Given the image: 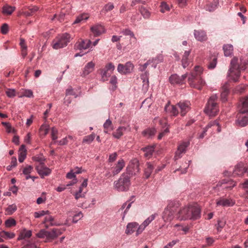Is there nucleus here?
Instances as JSON below:
<instances>
[{
	"label": "nucleus",
	"instance_id": "nucleus-49",
	"mask_svg": "<svg viewBox=\"0 0 248 248\" xmlns=\"http://www.w3.org/2000/svg\"><path fill=\"white\" fill-rule=\"evenodd\" d=\"M140 12L144 18H148L150 16V12L145 7L141 6L140 9Z\"/></svg>",
	"mask_w": 248,
	"mask_h": 248
},
{
	"label": "nucleus",
	"instance_id": "nucleus-41",
	"mask_svg": "<svg viewBox=\"0 0 248 248\" xmlns=\"http://www.w3.org/2000/svg\"><path fill=\"white\" fill-rule=\"evenodd\" d=\"M95 137V134L93 133L90 135L85 136L83 139L82 142L90 144L94 140Z\"/></svg>",
	"mask_w": 248,
	"mask_h": 248
},
{
	"label": "nucleus",
	"instance_id": "nucleus-3",
	"mask_svg": "<svg viewBox=\"0 0 248 248\" xmlns=\"http://www.w3.org/2000/svg\"><path fill=\"white\" fill-rule=\"evenodd\" d=\"M203 69L200 66H196L194 71L188 76V81L190 87L199 90L205 85V82L201 77Z\"/></svg>",
	"mask_w": 248,
	"mask_h": 248
},
{
	"label": "nucleus",
	"instance_id": "nucleus-56",
	"mask_svg": "<svg viewBox=\"0 0 248 248\" xmlns=\"http://www.w3.org/2000/svg\"><path fill=\"white\" fill-rule=\"evenodd\" d=\"M83 217V214L81 212H79L78 213L75 214L73 217L72 222L74 223H77L79 220L82 218Z\"/></svg>",
	"mask_w": 248,
	"mask_h": 248
},
{
	"label": "nucleus",
	"instance_id": "nucleus-16",
	"mask_svg": "<svg viewBox=\"0 0 248 248\" xmlns=\"http://www.w3.org/2000/svg\"><path fill=\"white\" fill-rule=\"evenodd\" d=\"M187 77V74H184L179 77L177 74L172 75L169 78L170 82L172 84H182Z\"/></svg>",
	"mask_w": 248,
	"mask_h": 248
},
{
	"label": "nucleus",
	"instance_id": "nucleus-43",
	"mask_svg": "<svg viewBox=\"0 0 248 248\" xmlns=\"http://www.w3.org/2000/svg\"><path fill=\"white\" fill-rule=\"evenodd\" d=\"M0 236L7 239H12L14 238L16 235L14 232L3 231L0 232Z\"/></svg>",
	"mask_w": 248,
	"mask_h": 248
},
{
	"label": "nucleus",
	"instance_id": "nucleus-1",
	"mask_svg": "<svg viewBox=\"0 0 248 248\" xmlns=\"http://www.w3.org/2000/svg\"><path fill=\"white\" fill-rule=\"evenodd\" d=\"M201 209L196 204H189L185 206L178 212L177 218L180 220L197 219L200 217Z\"/></svg>",
	"mask_w": 248,
	"mask_h": 248
},
{
	"label": "nucleus",
	"instance_id": "nucleus-32",
	"mask_svg": "<svg viewBox=\"0 0 248 248\" xmlns=\"http://www.w3.org/2000/svg\"><path fill=\"white\" fill-rule=\"evenodd\" d=\"M91 44V41L90 40H82L78 45V48L79 50L86 49L88 48Z\"/></svg>",
	"mask_w": 248,
	"mask_h": 248
},
{
	"label": "nucleus",
	"instance_id": "nucleus-22",
	"mask_svg": "<svg viewBox=\"0 0 248 248\" xmlns=\"http://www.w3.org/2000/svg\"><path fill=\"white\" fill-rule=\"evenodd\" d=\"M138 226V223L136 222L128 223L126 226L125 233L126 234H131L133 233Z\"/></svg>",
	"mask_w": 248,
	"mask_h": 248
},
{
	"label": "nucleus",
	"instance_id": "nucleus-14",
	"mask_svg": "<svg viewBox=\"0 0 248 248\" xmlns=\"http://www.w3.org/2000/svg\"><path fill=\"white\" fill-rule=\"evenodd\" d=\"M178 108L180 109V113L182 116H184L190 109V103L189 101H180L177 104Z\"/></svg>",
	"mask_w": 248,
	"mask_h": 248
},
{
	"label": "nucleus",
	"instance_id": "nucleus-33",
	"mask_svg": "<svg viewBox=\"0 0 248 248\" xmlns=\"http://www.w3.org/2000/svg\"><path fill=\"white\" fill-rule=\"evenodd\" d=\"M142 150L145 153V156L148 158H150L152 156L153 153L154 151V146L146 147L142 148Z\"/></svg>",
	"mask_w": 248,
	"mask_h": 248
},
{
	"label": "nucleus",
	"instance_id": "nucleus-21",
	"mask_svg": "<svg viewBox=\"0 0 248 248\" xmlns=\"http://www.w3.org/2000/svg\"><path fill=\"white\" fill-rule=\"evenodd\" d=\"M32 235V232L31 230H27L26 229H22L19 233L17 240L19 241L29 238L31 237Z\"/></svg>",
	"mask_w": 248,
	"mask_h": 248
},
{
	"label": "nucleus",
	"instance_id": "nucleus-19",
	"mask_svg": "<svg viewBox=\"0 0 248 248\" xmlns=\"http://www.w3.org/2000/svg\"><path fill=\"white\" fill-rule=\"evenodd\" d=\"M247 171V169L242 163L238 164L233 170V175H242Z\"/></svg>",
	"mask_w": 248,
	"mask_h": 248
},
{
	"label": "nucleus",
	"instance_id": "nucleus-30",
	"mask_svg": "<svg viewBox=\"0 0 248 248\" xmlns=\"http://www.w3.org/2000/svg\"><path fill=\"white\" fill-rule=\"evenodd\" d=\"M219 4L218 0H213V1L206 5L205 9L207 11L212 12L215 10Z\"/></svg>",
	"mask_w": 248,
	"mask_h": 248
},
{
	"label": "nucleus",
	"instance_id": "nucleus-2",
	"mask_svg": "<svg viewBox=\"0 0 248 248\" xmlns=\"http://www.w3.org/2000/svg\"><path fill=\"white\" fill-rule=\"evenodd\" d=\"M237 59L233 58L231 62V66L228 72V77L229 80L233 82L238 81L240 75V71L244 70L247 67H248V60L247 62L241 60V64L240 66L237 64Z\"/></svg>",
	"mask_w": 248,
	"mask_h": 248
},
{
	"label": "nucleus",
	"instance_id": "nucleus-58",
	"mask_svg": "<svg viewBox=\"0 0 248 248\" xmlns=\"http://www.w3.org/2000/svg\"><path fill=\"white\" fill-rule=\"evenodd\" d=\"M230 185H227L226 184H222L220 186L222 187L223 189H231L234 186H235L236 184L235 183H234L233 181H230L229 182Z\"/></svg>",
	"mask_w": 248,
	"mask_h": 248
},
{
	"label": "nucleus",
	"instance_id": "nucleus-11",
	"mask_svg": "<svg viewBox=\"0 0 248 248\" xmlns=\"http://www.w3.org/2000/svg\"><path fill=\"white\" fill-rule=\"evenodd\" d=\"M189 145V141H184L180 143L178 147L177 151L175 153L174 158L175 160L181 158L182 154L185 153L187 147Z\"/></svg>",
	"mask_w": 248,
	"mask_h": 248
},
{
	"label": "nucleus",
	"instance_id": "nucleus-48",
	"mask_svg": "<svg viewBox=\"0 0 248 248\" xmlns=\"http://www.w3.org/2000/svg\"><path fill=\"white\" fill-rule=\"evenodd\" d=\"M58 129L55 127H52L51 131V137L52 140L54 141V143H55V141H57L56 140L58 138Z\"/></svg>",
	"mask_w": 248,
	"mask_h": 248
},
{
	"label": "nucleus",
	"instance_id": "nucleus-31",
	"mask_svg": "<svg viewBox=\"0 0 248 248\" xmlns=\"http://www.w3.org/2000/svg\"><path fill=\"white\" fill-rule=\"evenodd\" d=\"M89 17V15L87 13H83L79 15L77 17L74 22V24L81 23L86 21Z\"/></svg>",
	"mask_w": 248,
	"mask_h": 248
},
{
	"label": "nucleus",
	"instance_id": "nucleus-54",
	"mask_svg": "<svg viewBox=\"0 0 248 248\" xmlns=\"http://www.w3.org/2000/svg\"><path fill=\"white\" fill-rule=\"evenodd\" d=\"M83 189L80 187H79V189L78 191L75 193V198L76 200H78L80 198L84 197L85 193L82 192Z\"/></svg>",
	"mask_w": 248,
	"mask_h": 248
},
{
	"label": "nucleus",
	"instance_id": "nucleus-40",
	"mask_svg": "<svg viewBox=\"0 0 248 248\" xmlns=\"http://www.w3.org/2000/svg\"><path fill=\"white\" fill-rule=\"evenodd\" d=\"M48 131L49 126L46 124H42L39 129V132L40 135L43 136L44 137H45L48 134Z\"/></svg>",
	"mask_w": 248,
	"mask_h": 248
},
{
	"label": "nucleus",
	"instance_id": "nucleus-42",
	"mask_svg": "<svg viewBox=\"0 0 248 248\" xmlns=\"http://www.w3.org/2000/svg\"><path fill=\"white\" fill-rule=\"evenodd\" d=\"M177 231H182L184 233H186L189 230V227L187 225H184L182 224H176L174 226Z\"/></svg>",
	"mask_w": 248,
	"mask_h": 248
},
{
	"label": "nucleus",
	"instance_id": "nucleus-38",
	"mask_svg": "<svg viewBox=\"0 0 248 248\" xmlns=\"http://www.w3.org/2000/svg\"><path fill=\"white\" fill-rule=\"evenodd\" d=\"M103 127L105 129L104 132L108 133V131L113 129V126L111 121L109 119H107L105 123L103 124Z\"/></svg>",
	"mask_w": 248,
	"mask_h": 248
},
{
	"label": "nucleus",
	"instance_id": "nucleus-4",
	"mask_svg": "<svg viewBox=\"0 0 248 248\" xmlns=\"http://www.w3.org/2000/svg\"><path fill=\"white\" fill-rule=\"evenodd\" d=\"M131 185L130 177L127 173H123L117 181L114 182V187L118 191H125Z\"/></svg>",
	"mask_w": 248,
	"mask_h": 248
},
{
	"label": "nucleus",
	"instance_id": "nucleus-51",
	"mask_svg": "<svg viewBox=\"0 0 248 248\" xmlns=\"http://www.w3.org/2000/svg\"><path fill=\"white\" fill-rule=\"evenodd\" d=\"M52 231L55 238H56L65 231V229L62 228H53L52 229Z\"/></svg>",
	"mask_w": 248,
	"mask_h": 248
},
{
	"label": "nucleus",
	"instance_id": "nucleus-50",
	"mask_svg": "<svg viewBox=\"0 0 248 248\" xmlns=\"http://www.w3.org/2000/svg\"><path fill=\"white\" fill-rule=\"evenodd\" d=\"M6 227L10 228L16 225V221L13 218H10L7 219L5 222Z\"/></svg>",
	"mask_w": 248,
	"mask_h": 248
},
{
	"label": "nucleus",
	"instance_id": "nucleus-8",
	"mask_svg": "<svg viewBox=\"0 0 248 248\" xmlns=\"http://www.w3.org/2000/svg\"><path fill=\"white\" fill-rule=\"evenodd\" d=\"M36 236L40 238L46 239V242H50L55 239L52 230L50 231H47L42 229L36 234Z\"/></svg>",
	"mask_w": 248,
	"mask_h": 248
},
{
	"label": "nucleus",
	"instance_id": "nucleus-25",
	"mask_svg": "<svg viewBox=\"0 0 248 248\" xmlns=\"http://www.w3.org/2000/svg\"><path fill=\"white\" fill-rule=\"evenodd\" d=\"M125 166V162L123 159H119L117 164H116L115 167H114V170L113 171V173L115 175L119 173L124 168Z\"/></svg>",
	"mask_w": 248,
	"mask_h": 248
},
{
	"label": "nucleus",
	"instance_id": "nucleus-45",
	"mask_svg": "<svg viewBox=\"0 0 248 248\" xmlns=\"http://www.w3.org/2000/svg\"><path fill=\"white\" fill-rule=\"evenodd\" d=\"M148 75L149 74L146 72L142 74L140 76V78L143 83V86H145L146 87H147L149 86Z\"/></svg>",
	"mask_w": 248,
	"mask_h": 248
},
{
	"label": "nucleus",
	"instance_id": "nucleus-57",
	"mask_svg": "<svg viewBox=\"0 0 248 248\" xmlns=\"http://www.w3.org/2000/svg\"><path fill=\"white\" fill-rule=\"evenodd\" d=\"M2 124L3 125H4L5 127V128L6 129V131L8 133H12V132L14 133L15 132L14 129L12 128L11 124L9 123L2 122Z\"/></svg>",
	"mask_w": 248,
	"mask_h": 248
},
{
	"label": "nucleus",
	"instance_id": "nucleus-37",
	"mask_svg": "<svg viewBox=\"0 0 248 248\" xmlns=\"http://www.w3.org/2000/svg\"><path fill=\"white\" fill-rule=\"evenodd\" d=\"M154 122L155 124H159L163 128H166L167 126L169 127L166 118L159 119L156 118L154 119Z\"/></svg>",
	"mask_w": 248,
	"mask_h": 248
},
{
	"label": "nucleus",
	"instance_id": "nucleus-44",
	"mask_svg": "<svg viewBox=\"0 0 248 248\" xmlns=\"http://www.w3.org/2000/svg\"><path fill=\"white\" fill-rule=\"evenodd\" d=\"M157 216V214L155 213L152 214L150 217H149L147 219H146L142 223L143 225H144L146 227L148 226L152 221H153L155 218V217Z\"/></svg>",
	"mask_w": 248,
	"mask_h": 248
},
{
	"label": "nucleus",
	"instance_id": "nucleus-46",
	"mask_svg": "<svg viewBox=\"0 0 248 248\" xmlns=\"http://www.w3.org/2000/svg\"><path fill=\"white\" fill-rule=\"evenodd\" d=\"M131 204H132V202H129L127 204V202H125L123 204V205L122 206L121 208H120V210H122L123 211L125 207H126V209H125L124 212V214H123V217H122V219L124 220V217H125V216L126 215V214L127 213L128 210L129 209V208H130L131 206Z\"/></svg>",
	"mask_w": 248,
	"mask_h": 248
},
{
	"label": "nucleus",
	"instance_id": "nucleus-60",
	"mask_svg": "<svg viewBox=\"0 0 248 248\" xmlns=\"http://www.w3.org/2000/svg\"><path fill=\"white\" fill-rule=\"evenodd\" d=\"M22 94L23 96L27 97H33V93L31 90H23Z\"/></svg>",
	"mask_w": 248,
	"mask_h": 248
},
{
	"label": "nucleus",
	"instance_id": "nucleus-6",
	"mask_svg": "<svg viewBox=\"0 0 248 248\" xmlns=\"http://www.w3.org/2000/svg\"><path fill=\"white\" fill-rule=\"evenodd\" d=\"M217 97L216 95L211 96L209 99L207 104L204 108L205 113L210 117L216 116L218 111V107L217 103Z\"/></svg>",
	"mask_w": 248,
	"mask_h": 248
},
{
	"label": "nucleus",
	"instance_id": "nucleus-29",
	"mask_svg": "<svg viewBox=\"0 0 248 248\" xmlns=\"http://www.w3.org/2000/svg\"><path fill=\"white\" fill-rule=\"evenodd\" d=\"M224 55L229 57L232 55L233 53V46L231 44L224 45L223 47Z\"/></svg>",
	"mask_w": 248,
	"mask_h": 248
},
{
	"label": "nucleus",
	"instance_id": "nucleus-34",
	"mask_svg": "<svg viewBox=\"0 0 248 248\" xmlns=\"http://www.w3.org/2000/svg\"><path fill=\"white\" fill-rule=\"evenodd\" d=\"M190 50L185 51L183 56L182 59V64L184 68H186L189 64L188 58L190 55Z\"/></svg>",
	"mask_w": 248,
	"mask_h": 248
},
{
	"label": "nucleus",
	"instance_id": "nucleus-36",
	"mask_svg": "<svg viewBox=\"0 0 248 248\" xmlns=\"http://www.w3.org/2000/svg\"><path fill=\"white\" fill-rule=\"evenodd\" d=\"M16 7L8 5H5L2 7V13L6 15H10L15 10Z\"/></svg>",
	"mask_w": 248,
	"mask_h": 248
},
{
	"label": "nucleus",
	"instance_id": "nucleus-15",
	"mask_svg": "<svg viewBox=\"0 0 248 248\" xmlns=\"http://www.w3.org/2000/svg\"><path fill=\"white\" fill-rule=\"evenodd\" d=\"M91 31L94 36H98L106 32L104 27L101 24H96L92 26Z\"/></svg>",
	"mask_w": 248,
	"mask_h": 248
},
{
	"label": "nucleus",
	"instance_id": "nucleus-17",
	"mask_svg": "<svg viewBox=\"0 0 248 248\" xmlns=\"http://www.w3.org/2000/svg\"><path fill=\"white\" fill-rule=\"evenodd\" d=\"M131 127L129 125L126 126H119L112 134L114 138L120 139L123 135L124 131H130Z\"/></svg>",
	"mask_w": 248,
	"mask_h": 248
},
{
	"label": "nucleus",
	"instance_id": "nucleus-10",
	"mask_svg": "<svg viewBox=\"0 0 248 248\" xmlns=\"http://www.w3.org/2000/svg\"><path fill=\"white\" fill-rule=\"evenodd\" d=\"M235 202L232 198H225L221 197L216 201L217 206H221L223 207L232 206L234 205Z\"/></svg>",
	"mask_w": 248,
	"mask_h": 248
},
{
	"label": "nucleus",
	"instance_id": "nucleus-64",
	"mask_svg": "<svg viewBox=\"0 0 248 248\" xmlns=\"http://www.w3.org/2000/svg\"><path fill=\"white\" fill-rule=\"evenodd\" d=\"M22 248H39L34 243L29 241Z\"/></svg>",
	"mask_w": 248,
	"mask_h": 248
},
{
	"label": "nucleus",
	"instance_id": "nucleus-35",
	"mask_svg": "<svg viewBox=\"0 0 248 248\" xmlns=\"http://www.w3.org/2000/svg\"><path fill=\"white\" fill-rule=\"evenodd\" d=\"M222 91L221 92L220 96L222 101L225 102L227 101V96L229 93V90L227 83L224 85L222 87Z\"/></svg>",
	"mask_w": 248,
	"mask_h": 248
},
{
	"label": "nucleus",
	"instance_id": "nucleus-62",
	"mask_svg": "<svg viewBox=\"0 0 248 248\" xmlns=\"http://www.w3.org/2000/svg\"><path fill=\"white\" fill-rule=\"evenodd\" d=\"M114 8V5L112 3H108L105 5L103 9V11L108 12L112 10Z\"/></svg>",
	"mask_w": 248,
	"mask_h": 248
},
{
	"label": "nucleus",
	"instance_id": "nucleus-13",
	"mask_svg": "<svg viewBox=\"0 0 248 248\" xmlns=\"http://www.w3.org/2000/svg\"><path fill=\"white\" fill-rule=\"evenodd\" d=\"M164 110L166 113L173 116H176L179 113L177 104L176 105H171L170 101L165 105Z\"/></svg>",
	"mask_w": 248,
	"mask_h": 248
},
{
	"label": "nucleus",
	"instance_id": "nucleus-63",
	"mask_svg": "<svg viewBox=\"0 0 248 248\" xmlns=\"http://www.w3.org/2000/svg\"><path fill=\"white\" fill-rule=\"evenodd\" d=\"M160 7V11L162 13H165L170 10V7L169 5L165 2H162Z\"/></svg>",
	"mask_w": 248,
	"mask_h": 248
},
{
	"label": "nucleus",
	"instance_id": "nucleus-9",
	"mask_svg": "<svg viewBox=\"0 0 248 248\" xmlns=\"http://www.w3.org/2000/svg\"><path fill=\"white\" fill-rule=\"evenodd\" d=\"M134 65L130 62H127L124 65L120 63L118 65L117 71L123 74H127L132 72Z\"/></svg>",
	"mask_w": 248,
	"mask_h": 248
},
{
	"label": "nucleus",
	"instance_id": "nucleus-61",
	"mask_svg": "<svg viewBox=\"0 0 248 248\" xmlns=\"http://www.w3.org/2000/svg\"><path fill=\"white\" fill-rule=\"evenodd\" d=\"M33 170V167L31 165L25 167L23 170V173L24 175L30 174Z\"/></svg>",
	"mask_w": 248,
	"mask_h": 248
},
{
	"label": "nucleus",
	"instance_id": "nucleus-18",
	"mask_svg": "<svg viewBox=\"0 0 248 248\" xmlns=\"http://www.w3.org/2000/svg\"><path fill=\"white\" fill-rule=\"evenodd\" d=\"M95 63L93 62H90L87 63L84 66L82 72L81 74V76L85 77L92 73L94 69Z\"/></svg>",
	"mask_w": 248,
	"mask_h": 248
},
{
	"label": "nucleus",
	"instance_id": "nucleus-24",
	"mask_svg": "<svg viewBox=\"0 0 248 248\" xmlns=\"http://www.w3.org/2000/svg\"><path fill=\"white\" fill-rule=\"evenodd\" d=\"M194 35L195 38L199 41H205L207 39L206 33L202 31H194Z\"/></svg>",
	"mask_w": 248,
	"mask_h": 248
},
{
	"label": "nucleus",
	"instance_id": "nucleus-26",
	"mask_svg": "<svg viewBox=\"0 0 248 248\" xmlns=\"http://www.w3.org/2000/svg\"><path fill=\"white\" fill-rule=\"evenodd\" d=\"M241 108H240V112L241 113L248 112V96L241 100Z\"/></svg>",
	"mask_w": 248,
	"mask_h": 248
},
{
	"label": "nucleus",
	"instance_id": "nucleus-20",
	"mask_svg": "<svg viewBox=\"0 0 248 248\" xmlns=\"http://www.w3.org/2000/svg\"><path fill=\"white\" fill-rule=\"evenodd\" d=\"M217 126V132H220L221 128H220V127L219 125V124L218 123V122L217 121H214L213 122H211L210 123H209L208 124V125L204 129L202 133L200 135L199 138L200 139H202L204 137V135H205V133L206 132L207 129L211 127L212 126Z\"/></svg>",
	"mask_w": 248,
	"mask_h": 248
},
{
	"label": "nucleus",
	"instance_id": "nucleus-47",
	"mask_svg": "<svg viewBox=\"0 0 248 248\" xmlns=\"http://www.w3.org/2000/svg\"><path fill=\"white\" fill-rule=\"evenodd\" d=\"M156 132V130L155 128H148L145 130L143 133L145 136H148L149 137H152L154 136Z\"/></svg>",
	"mask_w": 248,
	"mask_h": 248
},
{
	"label": "nucleus",
	"instance_id": "nucleus-55",
	"mask_svg": "<svg viewBox=\"0 0 248 248\" xmlns=\"http://www.w3.org/2000/svg\"><path fill=\"white\" fill-rule=\"evenodd\" d=\"M26 9H28L32 15L34 13H35L39 10V7L37 6L32 5L28 7H25L24 8L25 10Z\"/></svg>",
	"mask_w": 248,
	"mask_h": 248
},
{
	"label": "nucleus",
	"instance_id": "nucleus-7",
	"mask_svg": "<svg viewBox=\"0 0 248 248\" xmlns=\"http://www.w3.org/2000/svg\"><path fill=\"white\" fill-rule=\"evenodd\" d=\"M175 209L173 207L168 205L162 213V217L164 222L171 221L174 217Z\"/></svg>",
	"mask_w": 248,
	"mask_h": 248
},
{
	"label": "nucleus",
	"instance_id": "nucleus-5",
	"mask_svg": "<svg viewBox=\"0 0 248 248\" xmlns=\"http://www.w3.org/2000/svg\"><path fill=\"white\" fill-rule=\"evenodd\" d=\"M72 37L68 33H64L58 35L52 41V46L54 49H58L67 46Z\"/></svg>",
	"mask_w": 248,
	"mask_h": 248
},
{
	"label": "nucleus",
	"instance_id": "nucleus-59",
	"mask_svg": "<svg viewBox=\"0 0 248 248\" xmlns=\"http://www.w3.org/2000/svg\"><path fill=\"white\" fill-rule=\"evenodd\" d=\"M110 83L113 85V90H115L117 88V78L115 76H112L110 80Z\"/></svg>",
	"mask_w": 248,
	"mask_h": 248
},
{
	"label": "nucleus",
	"instance_id": "nucleus-28",
	"mask_svg": "<svg viewBox=\"0 0 248 248\" xmlns=\"http://www.w3.org/2000/svg\"><path fill=\"white\" fill-rule=\"evenodd\" d=\"M146 167L144 170V175L145 178L148 179L150 177L154 167L153 165L150 162H147L146 163Z\"/></svg>",
	"mask_w": 248,
	"mask_h": 248
},
{
	"label": "nucleus",
	"instance_id": "nucleus-53",
	"mask_svg": "<svg viewBox=\"0 0 248 248\" xmlns=\"http://www.w3.org/2000/svg\"><path fill=\"white\" fill-rule=\"evenodd\" d=\"M101 74L102 76V79L104 81L107 80L108 78L110 75L109 73H108V71L105 68L101 70Z\"/></svg>",
	"mask_w": 248,
	"mask_h": 248
},
{
	"label": "nucleus",
	"instance_id": "nucleus-39",
	"mask_svg": "<svg viewBox=\"0 0 248 248\" xmlns=\"http://www.w3.org/2000/svg\"><path fill=\"white\" fill-rule=\"evenodd\" d=\"M237 125L244 127L248 124V116H244L236 121Z\"/></svg>",
	"mask_w": 248,
	"mask_h": 248
},
{
	"label": "nucleus",
	"instance_id": "nucleus-12",
	"mask_svg": "<svg viewBox=\"0 0 248 248\" xmlns=\"http://www.w3.org/2000/svg\"><path fill=\"white\" fill-rule=\"evenodd\" d=\"M36 169L37 172L42 178L48 176L51 172V170L46 167L44 163L39 164L36 166Z\"/></svg>",
	"mask_w": 248,
	"mask_h": 248
},
{
	"label": "nucleus",
	"instance_id": "nucleus-52",
	"mask_svg": "<svg viewBox=\"0 0 248 248\" xmlns=\"http://www.w3.org/2000/svg\"><path fill=\"white\" fill-rule=\"evenodd\" d=\"M17 209L16 205L15 204L10 205L6 209V211L9 215H12Z\"/></svg>",
	"mask_w": 248,
	"mask_h": 248
},
{
	"label": "nucleus",
	"instance_id": "nucleus-23",
	"mask_svg": "<svg viewBox=\"0 0 248 248\" xmlns=\"http://www.w3.org/2000/svg\"><path fill=\"white\" fill-rule=\"evenodd\" d=\"M43 223L45 224L46 228H48L49 226L59 225V224L54 222V218L51 216H46Z\"/></svg>",
	"mask_w": 248,
	"mask_h": 248
},
{
	"label": "nucleus",
	"instance_id": "nucleus-27",
	"mask_svg": "<svg viewBox=\"0 0 248 248\" xmlns=\"http://www.w3.org/2000/svg\"><path fill=\"white\" fill-rule=\"evenodd\" d=\"M18 154V161L22 163L26 157V149L24 145H22L19 148Z\"/></svg>",
	"mask_w": 248,
	"mask_h": 248
}]
</instances>
